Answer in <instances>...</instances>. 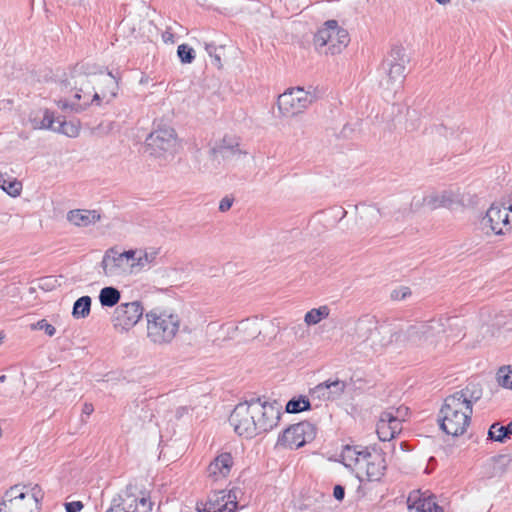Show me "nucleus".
<instances>
[{
    "label": "nucleus",
    "instance_id": "1",
    "mask_svg": "<svg viewBox=\"0 0 512 512\" xmlns=\"http://www.w3.org/2000/svg\"><path fill=\"white\" fill-rule=\"evenodd\" d=\"M84 68V65H77L71 72L68 85L75 90V94L71 100H58L56 103L60 109L80 113L93 102L99 105L101 99L110 102L116 96L118 84L111 73L97 77Z\"/></svg>",
    "mask_w": 512,
    "mask_h": 512
},
{
    "label": "nucleus",
    "instance_id": "6",
    "mask_svg": "<svg viewBox=\"0 0 512 512\" xmlns=\"http://www.w3.org/2000/svg\"><path fill=\"white\" fill-rule=\"evenodd\" d=\"M147 337L156 345L172 342L180 328V317L168 310L153 309L146 313Z\"/></svg>",
    "mask_w": 512,
    "mask_h": 512
},
{
    "label": "nucleus",
    "instance_id": "34",
    "mask_svg": "<svg viewBox=\"0 0 512 512\" xmlns=\"http://www.w3.org/2000/svg\"><path fill=\"white\" fill-rule=\"evenodd\" d=\"M488 435L489 438L494 441L505 442L506 439L512 436V421L506 426H502L499 423L492 424L489 428Z\"/></svg>",
    "mask_w": 512,
    "mask_h": 512
},
{
    "label": "nucleus",
    "instance_id": "52",
    "mask_svg": "<svg viewBox=\"0 0 512 512\" xmlns=\"http://www.w3.org/2000/svg\"><path fill=\"white\" fill-rule=\"evenodd\" d=\"M162 38H163V41L165 43H174V35L172 32H170L169 30H166L163 35H162Z\"/></svg>",
    "mask_w": 512,
    "mask_h": 512
},
{
    "label": "nucleus",
    "instance_id": "36",
    "mask_svg": "<svg viewBox=\"0 0 512 512\" xmlns=\"http://www.w3.org/2000/svg\"><path fill=\"white\" fill-rule=\"evenodd\" d=\"M92 300L89 296H82L78 298L72 309V316L75 319H84L89 316L91 311Z\"/></svg>",
    "mask_w": 512,
    "mask_h": 512
},
{
    "label": "nucleus",
    "instance_id": "11",
    "mask_svg": "<svg viewBox=\"0 0 512 512\" xmlns=\"http://www.w3.org/2000/svg\"><path fill=\"white\" fill-rule=\"evenodd\" d=\"M463 201L459 189H444L440 191H430L422 196H414L411 201V210H418L422 206H427L431 210L441 207L452 208Z\"/></svg>",
    "mask_w": 512,
    "mask_h": 512
},
{
    "label": "nucleus",
    "instance_id": "22",
    "mask_svg": "<svg viewBox=\"0 0 512 512\" xmlns=\"http://www.w3.org/2000/svg\"><path fill=\"white\" fill-rule=\"evenodd\" d=\"M233 466V457L228 452L219 454L207 468L208 476L214 480L225 478L229 475Z\"/></svg>",
    "mask_w": 512,
    "mask_h": 512
},
{
    "label": "nucleus",
    "instance_id": "42",
    "mask_svg": "<svg viewBox=\"0 0 512 512\" xmlns=\"http://www.w3.org/2000/svg\"><path fill=\"white\" fill-rule=\"evenodd\" d=\"M138 253H139L138 249H135V250L131 249V250H127L122 253H119V255L123 258L125 263L131 264L133 262H136Z\"/></svg>",
    "mask_w": 512,
    "mask_h": 512
},
{
    "label": "nucleus",
    "instance_id": "9",
    "mask_svg": "<svg viewBox=\"0 0 512 512\" xmlns=\"http://www.w3.org/2000/svg\"><path fill=\"white\" fill-rule=\"evenodd\" d=\"M250 410L254 411L253 420L256 425L255 436L274 429L280 420L282 406L277 401H267L260 397L248 400Z\"/></svg>",
    "mask_w": 512,
    "mask_h": 512
},
{
    "label": "nucleus",
    "instance_id": "2",
    "mask_svg": "<svg viewBox=\"0 0 512 512\" xmlns=\"http://www.w3.org/2000/svg\"><path fill=\"white\" fill-rule=\"evenodd\" d=\"M402 325L398 322H379L376 317L365 315L358 319L353 344L365 355L381 352L393 341L401 342Z\"/></svg>",
    "mask_w": 512,
    "mask_h": 512
},
{
    "label": "nucleus",
    "instance_id": "23",
    "mask_svg": "<svg viewBox=\"0 0 512 512\" xmlns=\"http://www.w3.org/2000/svg\"><path fill=\"white\" fill-rule=\"evenodd\" d=\"M27 122L34 130H52L56 117L49 109H37L29 113Z\"/></svg>",
    "mask_w": 512,
    "mask_h": 512
},
{
    "label": "nucleus",
    "instance_id": "3",
    "mask_svg": "<svg viewBox=\"0 0 512 512\" xmlns=\"http://www.w3.org/2000/svg\"><path fill=\"white\" fill-rule=\"evenodd\" d=\"M343 464L354 470L357 476L368 481H379L387 469L385 456L377 450L370 451L368 447L345 446L341 453Z\"/></svg>",
    "mask_w": 512,
    "mask_h": 512
},
{
    "label": "nucleus",
    "instance_id": "57",
    "mask_svg": "<svg viewBox=\"0 0 512 512\" xmlns=\"http://www.w3.org/2000/svg\"><path fill=\"white\" fill-rule=\"evenodd\" d=\"M3 338V334L0 332V344L2 343Z\"/></svg>",
    "mask_w": 512,
    "mask_h": 512
},
{
    "label": "nucleus",
    "instance_id": "19",
    "mask_svg": "<svg viewBox=\"0 0 512 512\" xmlns=\"http://www.w3.org/2000/svg\"><path fill=\"white\" fill-rule=\"evenodd\" d=\"M347 388V383L338 378L328 379L310 390L312 400L335 401L342 397Z\"/></svg>",
    "mask_w": 512,
    "mask_h": 512
},
{
    "label": "nucleus",
    "instance_id": "32",
    "mask_svg": "<svg viewBox=\"0 0 512 512\" xmlns=\"http://www.w3.org/2000/svg\"><path fill=\"white\" fill-rule=\"evenodd\" d=\"M0 188L12 197H17L21 194L22 183L16 178L10 177L7 174L0 172Z\"/></svg>",
    "mask_w": 512,
    "mask_h": 512
},
{
    "label": "nucleus",
    "instance_id": "16",
    "mask_svg": "<svg viewBox=\"0 0 512 512\" xmlns=\"http://www.w3.org/2000/svg\"><path fill=\"white\" fill-rule=\"evenodd\" d=\"M407 61L404 48L396 46L391 49L382 63V69L387 74V83L402 82Z\"/></svg>",
    "mask_w": 512,
    "mask_h": 512
},
{
    "label": "nucleus",
    "instance_id": "53",
    "mask_svg": "<svg viewBox=\"0 0 512 512\" xmlns=\"http://www.w3.org/2000/svg\"><path fill=\"white\" fill-rule=\"evenodd\" d=\"M106 512H126V506L121 507L120 505H114L110 507Z\"/></svg>",
    "mask_w": 512,
    "mask_h": 512
},
{
    "label": "nucleus",
    "instance_id": "7",
    "mask_svg": "<svg viewBox=\"0 0 512 512\" xmlns=\"http://www.w3.org/2000/svg\"><path fill=\"white\" fill-rule=\"evenodd\" d=\"M179 148L175 130L170 126H159L145 140V151L160 160L172 159Z\"/></svg>",
    "mask_w": 512,
    "mask_h": 512
},
{
    "label": "nucleus",
    "instance_id": "33",
    "mask_svg": "<svg viewBox=\"0 0 512 512\" xmlns=\"http://www.w3.org/2000/svg\"><path fill=\"white\" fill-rule=\"evenodd\" d=\"M121 298L120 291L112 286L104 287L99 293V301L103 307L115 306Z\"/></svg>",
    "mask_w": 512,
    "mask_h": 512
},
{
    "label": "nucleus",
    "instance_id": "18",
    "mask_svg": "<svg viewBox=\"0 0 512 512\" xmlns=\"http://www.w3.org/2000/svg\"><path fill=\"white\" fill-rule=\"evenodd\" d=\"M237 508V494L235 490L226 492L216 491L209 496L203 508L197 506L198 512H235Z\"/></svg>",
    "mask_w": 512,
    "mask_h": 512
},
{
    "label": "nucleus",
    "instance_id": "58",
    "mask_svg": "<svg viewBox=\"0 0 512 512\" xmlns=\"http://www.w3.org/2000/svg\"><path fill=\"white\" fill-rule=\"evenodd\" d=\"M404 446H406L405 442H401V448L404 449Z\"/></svg>",
    "mask_w": 512,
    "mask_h": 512
},
{
    "label": "nucleus",
    "instance_id": "14",
    "mask_svg": "<svg viewBox=\"0 0 512 512\" xmlns=\"http://www.w3.org/2000/svg\"><path fill=\"white\" fill-rule=\"evenodd\" d=\"M315 435V426L308 421H302L285 429L279 436L277 444L285 448L298 449L312 441Z\"/></svg>",
    "mask_w": 512,
    "mask_h": 512
},
{
    "label": "nucleus",
    "instance_id": "5",
    "mask_svg": "<svg viewBox=\"0 0 512 512\" xmlns=\"http://www.w3.org/2000/svg\"><path fill=\"white\" fill-rule=\"evenodd\" d=\"M448 321L449 319L440 317L429 321L416 322L405 329L402 327V331H400L402 335L401 342L423 348H434L442 339Z\"/></svg>",
    "mask_w": 512,
    "mask_h": 512
},
{
    "label": "nucleus",
    "instance_id": "13",
    "mask_svg": "<svg viewBox=\"0 0 512 512\" xmlns=\"http://www.w3.org/2000/svg\"><path fill=\"white\" fill-rule=\"evenodd\" d=\"M315 97L301 87L291 88L279 95L277 105L283 116H294L309 107Z\"/></svg>",
    "mask_w": 512,
    "mask_h": 512
},
{
    "label": "nucleus",
    "instance_id": "8",
    "mask_svg": "<svg viewBox=\"0 0 512 512\" xmlns=\"http://www.w3.org/2000/svg\"><path fill=\"white\" fill-rule=\"evenodd\" d=\"M349 33L336 20H328L314 36L315 47L324 54L336 55L349 44Z\"/></svg>",
    "mask_w": 512,
    "mask_h": 512
},
{
    "label": "nucleus",
    "instance_id": "15",
    "mask_svg": "<svg viewBox=\"0 0 512 512\" xmlns=\"http://www.w3.org/2000/svg\"><path fill=\"white\" fill-rule=\"evenodd\" d=\"M254 411L250 410L248 400L237 404L232 411L229 422L235 433L241 437L251 439L255 437V423L253 420Z\"/></svg>",
    "mask_w": 512,
    "mask_h": 512
},
{
    "label": "nucleus",
    "instance_id": "56",
    "mask_svg": "<svg viewBox=\"0 0 512 512\" xmlns=\"http://www.w3.org/2000/svg\"><path fill=\"white\" fill-rule=\"evenodd\" d=\"M6 380V376L5 375H1L0 376V382H4Z\"/></svg>",
    "mask_w": 512,
    "mask_h": 512
},
{
    "label": "nucleus",
    "instance_id": "41",
    "mask_svg": "<svg viewBox=\"0 0 512 512\" xmlns=\"http://www.w3.org/2000/svg\"><path fill=\"white\" fill-rule=\"evenodd\" d=\"M34 329H39V330H44L45 333L52 337L55 335L56 333V329L53 325L49 324L46 320L42 319L40 321H38L34 327Z\"/></svg>",
    "mask_w": 512,
    "mask_h": 512
},
{
    "label": "nucleus",
    "instance_id": "45",
    "mask_svg": "<svg viewBox=\"0 0 512 512\" xmlns=\"http://www.w3.org/2000/svg\"><path fill=\"white\" fill-rule=\"evenodd\" d=\"M83 508L81 501H72L65 504L66 512H79Z\"/></svg>",
    "mask_w": 512,
    "mask_h": 512
},
{
    "label": "nucleus",
    "instance_id": "40",
    "mask_svg": "<svg viewBox=\"0 0 512 512\" xmlns=\"http://www.w3.org/2000/svg\"><path fill=\"white\" fill-rule=\"evenodd\" d=\"M177 55L182 63L190 64L195 59V51L187 44H181L177 48Z\"/></svg>",
    "mask_w": 512,
    "mask_h": 512
},
{
    "label": "nucleus",
    "instance_id": "35",
    "mask_svg": "<svg viewBox=\"0 0 512 512\" xmlns=\"http://www.w3.org/2000/svg\"><path fill=\"white\" fill-rule=\"evenodd\" d=\"M330 314V308L327 305H322L318 308L309 310L304 316V322L308 326L316 325L322 320L328 318Z\"/></svg>",
    "mask_w": 512,
    "mask_h": 512
},
{
    "label": "nucleus",
    "instance_id": "17",
    "mask_svg": "<svg viewBox=\"0 0 512 512\" xmlns=\"http://www.w3.org/2000/svg\"><path fill=\"white\" fill-rule=\"evenodd\" d=\"M143 313L144 308L140 301L121 303L114 311V326L129 330L140 321Z\"/></svg>",
    "mask_w": 512,
    "mask_h": 512
},
{
    "label": "nucleus",
    "instance_id": "43",
    "mask_svg": "<svg viewBox=\"0 0 512 512\" xmlns=\"http://www.w3.org/2000/svg\"><path fill=\"white\" fill-rule=\"evenodd\" d=\"M234 198L225 196L219 203V210L221 212H227L233 205Z\"/></svg>",
    "mask_w": 512,
    "mask_h": 512
},
{
    "label": "nucleus",
    "instance_id": "25",
    "mask_svg": "<svg viewBox=\"0 0 512 512\" xmlns=\"http://www.w3.org/2000/svg\"><path fill=\"white\" fill-rule=\"evenodd\" d=\"M391 417L392 416L387 415L385 412L380 414L376 432L381 441H390L402 431L403 427L396 425L394 421L391 420Z\"/></svg>",
    "mask_w": 512,
    "mask_h": 512
},
{
    "label": "nucleus",
    "instance_id": "44",
    "mask_svg": "<svg viewBox=\"0 0 512 512\" xmlns=\"http://www.w3.org/2000/svg\"><path fill=\"white\" fill-rule=\"evenodd\" d=\"M113 129V122H102L95 128V133L106 134Z\"/></svg>",
    "mask_w": 512,
    "mask_h": 512
},
{
    "label": "nucleus",
    "instance_id": "55",
    "mask_svg": "<svg viewBox=\"0 0 512 512\" xmlns=\"http://www.w3.org/2000/svg\"><path fill=\"white\" fill-rule=\"evenodd\" d=\"M435 1L441 5H446V4L450 3L451 0H435Z\"/></svg>",
    "mask_w": 512,
    "mask_h": 512
},
{
    "label": "nucleus",
    "instance_id": "26",
    "mask_svg": "<svg viewBox=\"0 0 512 512\" xmlns=\"http://www.w3.org/2000/svg\"><path fill=\"white\" fill-rule=\"evenodd\" d=\"M223 330H233V333L242 334L243 340L254 339L260 335L261 329L259 327V320L257 317L247 318L239 322L236 326H228Z\"/></svg>",
    "mask_w": 512,
    "mask_h": 512
},
{
    "label": "nucleus",
    "instance_id": "20",
    "mask_svg": "<svg viewBox=\"0 0 512 512\" xmlns=\"http://www.w3.org/2000/svg\"><path fill=\"white\" fill-rule=\"evenodd\" d=\"M103 273L108 277H118L128 274L132 267L131 264L125 263L123 258L115 249H109L105 252L101 261Z\"/></svg>",
    "mask_w": 512,
    "mask_h": 512
},
{
    "label": "nucleus",
    "instance_id": "50",
    "mask_svg": "<svg viewBox=\"0 0 512 512\" xmlns=\"http://www.w3.org/2000/svg\"><path fill=\"white\" fill-rule=\"evenodd\" d=\"M228 326H233V325L232 324L223 325L220 329V331L224 335L223 340L233 339L237 334V333H233V330H229V332L227 330H223V328L228 327Z\"/></svg>",
    "mask_w": 512,
    "mask_h": 512
},
{
    "label": "nucleus",
    "instance_id": "27",
    "mask_svg": "<svg viewBox=\"0 0 512 512\" xmlns=\"http://www.w3.org/2000/svg\"><path fill=\"white\" fill-rule=\"evenodd\" d=\"M482 394L483 390L479 383L469 382L464 388L451 394V396L465 400L464 404L473 408V404L481 399Z\"/></svg>",
    "mask_w": 512,
    "mask_h": 512
},
{
    "label": "nucleus",
    "instance_id": "4",
    "mask_svg": "<svg viewBox=\"0 0 512 512\" xmlns=\"http://www.w3.org/2000/svg\"><path fill=\"white\" fill-rule=\"evenodd\" d=\"M465 400L447 396L439 412L441 429L448 435H463L471 422L473 408L464 404Z\"/></svg>",
    "mask_w": 512,
    "mask_h": 512
},
{
    "label": "nucleus",
    "instance_id": "28",
    "mask_svg": "<svg viewBox=\"0 0 512 512\" xmlns=\"http://www.w3.org/2000/svg\"><path fill=\"white\" fill-rule=\"evenodd\" d=\"M387 208H377L375 206H368L363 211V217L369 222L370 225H375L379 222L380 218L382 217H388V216H395V219L398 221L400 218L405 217V212H395L392 213L390 210L386 211Z\"/></svg>",
    "mask_w": 512,
    "mask_h": 512
},
{
    "label": "nucleus",
    "instance_id": "21",
    "mask_svg": "<svg viewBox=\"0 0 512 512\" xmlns=\"http://www.w3.org/2000/svg\"><path fill=\"white\" fill-rule=\"evenodd\" d=\"M211 152L216 157H221L223 160H237L245 154L239 148V141L232 136H225L221 142L215 145Z\"/></svg>",
    "mask_w": 512,
    "mask_h": 512
},
{
    "label": "nucleus",
    "instance_id": "54",
    "mask_svg": "<svg viewBox=\"0 0 512 512\" xmlns=\"http://www.w3.org/2000/svg\"><path fill=\"white\" fill-rule=\"evenodd\" d=\"M186 413H188V408L187 407H184V406L179 407L176 410V417L177 418H181Z\"/></svg>",
    "mask_w": 512,
    "mask_h": 512
},
{
    "label": "nucleus",
    "instance_id": "29",
    "mask_svg": "<svg viewBox=\"0 0 512 512\" xmlns=\"http://www.w3.org/2000/svg\"><path fill=\"white\" fill-rule=\"evenodd\" d=\"M159 255V249L157 248H146L139 249L138 257L136 262L132 263L133 268L143 269L147 266L155 264V261Z\"/></svg>",
    "mask_w": 512,
    "mask_h": 512
},
{
    "label": "nucleus",
    "instance_id": "47",
    "mask_svg": "<svg viewBox=\"0 0 512 512\" xmlns=\"http://www.w3.org/2000/svg\"><path fill=\"white\" fill-rule=\"evenodd\" d=\"M408 295H410V291L407 287H403L399 290H395L392 293V298L402 300L405 299Z\"/></svg>",
    "mask_w": 512,
    "mask_h": 512
},
{
    "label": "nucleus",
    "instance_id": "48",
    "mask_svg": "<svg viewBox=\"0 0 512 512\" xmlns=\"http://www.w3.org/2000/svg\"><path fill=\"white\" fill-rule=\"evenodd\" d=\"M333 496L336 500L342 501L345 497V489L341 485H336L333 490Z\"/></svg>",
    "mask_w": 512,
    "mask_h": 512
},
{
    "label": "nucleus",
    "instance_id": "31",
    "mask_svg": "<svg viewBox=\"0 0 512 512\" xmlns=\"http://www.w3.org/2000/svg\"><path fill=\"white\" fill-rule=\"evenodd\" d=\"M126 512H152V502L150 497L141 496L140 498H131L125 501Z\"/></svg>",
    "mask_w": 512,
    "mask_h": 512
},
{
    "label": "nucleus",
    "instance_id": "30",
    "mask_svg": "<svg viewBox=\"0 0 512 512\" xmlns=\"http://www.w3.org/2000/svg\"><path fill=\"white\" fill-rule=\"evenodd\" d=\"M51 131L63 134L71 138H75L80 133V125L78 122L66 121L64 119H61L60 117H57L56 122L54 124V129H52Z\"/></svg>",
    "mask_w": 512,
    "mask_h": 512
},
{
    "label": "nucleus",
    "instance_id": "12",
    "mask_svg": "<svg viewBox=\"0 0 512 512\" xmlns=\"http://www.w3.org/2000/svg\"><path fill=\"white\" fill-rule=\"evenodd\" d=\"M24 488V486L15 485L8 489L0 502V512H37L36 495L27 494Z\"/></svg>",
    "mask_w": 512,
    "mask_h": 512
},
{
    "label": "nucleus",
    "instance_id": "49",
    "mask_svg": "<svg viewBox=\"0 0 512 512\" xmlns=\"http://www.w3.org/2000/svg\"><path fill=\"white\" fill-rule=\"evenodd\" d=\"M455 130L454 129H447L445 126H440L439 127V130H438V133L443 135L445 138H452L455 134Z\"/></svg>",
    "mask_w": 512,
    "mask_h": 512
},
{
    "label": "nucleus",
    "instance_id": "37",
    "mask_svg": "<svg viewBox=\"0 0 512 512\" xmlns=\"http://www.w3.org/2000/svg\"><path fill=\"white\" fill-rule=\"evenodd\" d=\"M311 408V404L309 399L301 396L299 398H293L289 400L286 404V412L288 413H299L302 411L309 410Z\"/></svg>",
    "mask_w": 512,
    "mask_h": 512
},
{
    "label": "nucleus",
    "instance_id": "10",
    "mask_svg": "<svg viewBox=\"0 0 512 512\" xmlns=\"http://www.w3.org/2000/svg\"><path fill=\"white\" fill-rule=\"evenodd\" d=\"M486 234L504 235L512 231V197L505 204H492L480 220Z\"/></svg>",
    "mask_w": 512,
    "mask_h": 512
},
{
    "label": "nucleus",
    "instance_id": "39",
    "mask_svg": "<svg viewBox=\"0 0 512 512\" xmlns=\"http://www.w3.org/2000/svg\"><path fill=\"white\" fill-rule=\"evenodd\" d=\"M496 379L500 386L512 389V370L510 367H501L496 374Z\"/></svg>",
    "mask_w": 512,
    "mask_h": 512
},
{
    "label": "nucleus",
    "instance_id": "38",
    "mask_svg": "<svg viewBox=\"0 0 512 512\" xmlns=\"http://www.w3.org/2000/svg\"><path fill=\"white\" fill-rule=\"evenodd\" d=\"M387 415L392 416L391 420L394 421V423L398 426H402V423L405 421L409 409L405 406H400L398 408H389L384 411Z\"/></svg>",
    "mask_w": 512,
    "mask_h": 512
},
{
    "label": "nucleus",
    "instance_id": "46",
    "mask_svg": "<svg viewBox=\"0 0 512 512\" xmlns=\"http://www.w3.org/2000/svg\"><path fill=\"white\" fill-rule=\"evenodd\" d=\"M205 50L207 51V53L214 58L216 64L218 66L221 65V59L220 57L215 54V51H216V47L213 45V44H209V43H205Z\"/></svg>",
    "mask_w": 512,
    "mask_h": 512
},
{
    "label": "nucleus",
    "instance_id": "51",
    "mask_svg": "<svg viewBox=\"0 0 512 512\" xmlns=\"http://www.w3.org/2000/svg\"><path fill=\"white\" fill-rule=\"evenodd\" d=\"M94 411V407L91 403H85L82 408V414L90 416Z\"/></svg>",
    "mask_w": 512,
    "mask_h": 512
},
{
    "label": "nucleus",
    "instance_id": "24",
    "mask_svg": "<svg viewBox=\"0 0 512 512\" xmlns=\"http://www.w3.org/2000/svg\"><path fill=\"white\" fill-rule=\"evenodd\" d=\"M101 219L96 210L75 209L67 213V220L77 227H88Z\"/></svg>",
    "mask_w": 512,
    "mask_h": 512
}]
</instances>
